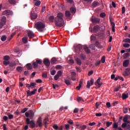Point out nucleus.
<instances>
[{"label": "nucleus", "instance_id": "obj_1", "mask_svg": "<svg viewBox=\"0 0 130 130\" xmlns=\"http://www.w3.org/2000/svg\"><path fill=\"white\" fill-rule=\"evenodd\" d=\"M64 24V20H63V14L62 13H58L57 17L55 18V25L56 27H62Z\"/></svg>", "mask_w": 130, "mask_h": 130}, {"label": "nucleus", "instance_id": "obj_2", "mask_svg": "<svg viewBox=\"0 0 130 130\" xmlns=\"http://www.w3.org/2000/svg\"><path fill=\"white\" fill-rule=\"evenodd\" d=\"M35 27L39 32H43L44 28H45V23L39 21L35 23Z\"/></svg>", "mask_w": 130, "mask_h": 130}, {"label": "nucleus", "instance_id": "obj_3", "mask_svg": "<svg viewBox=\"0 0 130 130\" xmlns=\"http://www.w3.org/2000/svg\"><path fill=\"white\" fill-rule=\"evenodd\" d=\"M74 48L75 52L77 53H80V52H83V46L81 44H75L74 45Z\"/></svg>", "mask_w": 130, "mask_h": 130}, {"label": "nucleus", "instance_id": "obj_4", "mask_svg": "<svg viewBox=\"0 0 130 130\" xmlns=\"http://www.w3.org/2000/svg\"><path fill=\"white\" fill-rule=\"evenodd\" d=\"M4 61L3 64L4 66H8V64H10V56L8 55H6L4 57Z\"/></svg>", "mask_w": 130, "mask_h": 130}, {"label": "nucleus", "instance_id": "obj_5", "mask_svg": "<svg viewBox=\"0 0 130 130\" xmlns=\"http://www.w3.org/2000/svg\"><path fill=\"white\" fill-rule=\"evenodd\" d=\"M26 121L27 124H30L31 128H34V127H35V122H34V121H30V119L29 118H27L26 119Z\"/></svg>", "mask_w": 130, "mask_h": 130}, {"label": "nucleus", "instance_id": "obj_6", "mask_svg": "<svg viewBox=\"0 0 130 130\" xmlns=\"http://www.w3.org/2000/svg\"><path fill=\"white\" fill-rule=\"evenodd\" d=\"M42 118H41V117H40L38 118V121H37L36 126H37V127H38V126H39V127H42Z\"/></svg>", "mask_w": 130, "mask_h": 130}, {"label": "nucleus", "instance_id": "obj_7", "mask_svg": "<svg viewBox=\"0 0 130 130\" xmlns=\"http://www.w3.org/2000/svg\"><path fill=\"white\" fill-rule=\"evenodd\" d=\"M93 85H94V79H93L92 78H91L89 81H87V84L86 85V88H87L88 89H90V87L91 86H93Z\"/></svg>", "mask_w": 130, "mask_h": 130}, {"label": "nucleus", "instance_id": "obj_8", "mask_svg": "<svg viewBox=\"0 0 130 130\" xmlns=\"http://www.w3.org/2000/svg\"><path fill=\"white\" fill-rule=\"evenodd\" d=\"M100 30V26L98 25H95L93 27V29L91 30V32H93V33H97Z\"/></svg>", "mask_w": 130, "mask_h": 130}, {"label": "nucleus", "instance_id": "obj_9", "mask_svg": "<svg viewBox=\"0 0 130 130\" xmlns=\"http://www.w3.org/2000/svg\"><path fill=\"white\" fill-rule=\"evenodd\" d=\"M91 20L92 23H95V24H99L100 23V19L97 17H92Z\"/></svg>", "mask_w": 130, "mask_h": 130}, {"label": "nucleus", "instance_id": "obj_10", "mask_svg": "<svg viewBox=\"0 0 130 130\" xmlns=\"http://www.w3.org/2000/svg\"><path fill=\"white\" fill-rule=\"evenodd\" d=\"M3 15H4L5 16H10L13 15V12L10 10H5L3 11Z\"/></svg>", "mask_w": 130, "mask_h": 130}, {"label": "nucleus", "instance_id": "obj_11", "mask_svg": "<svg viewBox=\"0 0 130 130\" xmlns=\"http://www.w3.org/2000/svg\"><path fill=\"white\" fill-rule=\"evenodd\" d=\"M44 63L46 67H49L50 66V60L49 59L45 58L44 59Z\"/></svg>", "mask_w": 130, "mask_h": 130}, {"label": "nucleus", "instance_id": "obj_12", "mask_svg": "<svg viewBox=\"0 0 130 130\" xmlns=\"http://www.w3.org/2000/svg\"><path fill=\"white\" fill-rule=\"evenodd\" d=\"M27 35L30 39H32V38H34V37H35L34 36V33H33L32 31L31 30H29L27 31Z\"/></svg>", "mask_w": 130, "mask_h": 130}, {"label": "nucleus", "instance_id": "obj_13", "mask_svg": "<svg viewBox=\"0 0 130 130\" xmlns=\"http://www.w3.org/2000/svg\"><path fill=\"white\" fill-rule=\"evenodd\" d=\"M122 98L123 100H125V99H127L128 98V93L125 92L122 94Z\"/></svg>", "mask_w": 130, "mask_h": 130}, {"label": "nucleus", "instance_id": "obj_14", "mask_svg": "<svg viewBox=\"0 0 130 130\" xmlns=\"http://www.w3.org/2000/svg\"><path fill=\"white\" fill-rule=\"evenodd\" d=\"M128 64H129V60L128 59L125 60L123 62V66L124 67V68H127Z\"/></svg>", "mask_w": 130, "mask_h": 130}, {"label": "nucleus", "instance_id": "obj_15", "mask_svg": "<svg viewBox=\"0 0 130 130\" xmlns=\"http://www.w3.org/2000/svg\"><path fill=\"white\" fill-rule=\"evenodd\" d=\"M83 48L86 53L89 54L91 53V51L90 50V49H89V48H88V46H87V45L83 46Z\"/></svg>", "mask_w": 130, "mask_h": 130}, {"label": "nucleus", "instance_id": "obj_16", "mask_svg": "<svg viewBox=\"0 0 130 130\" xmlns=\"http://www.w3.org/2000/svg\"><path fill=\"white\" fill-rule=\"evenodd\" d=\"M30 17L31 18V20H35L36 19H37V15L36 13H31L30 14Z\"/></svg>", "mask_w": 130, "mask_h": 130}, {"label": "nucleus", "instance_id": "obj_17", "mask_svg": "<svg viewBox=\"0 0 130 130\" xmlns=\"http://www.w3.org/2000/svg\"><path fill=\"white\" fill-rule=\"evenodd\" d=\"M75 61L78 64V66H81L82 64V60H81V59L77 57L75 59Z\"/></svg>", "mask_w": 130, "mask_h": 130}, {"label": "nucleus", "instance_id": "obj_18", "mask_svg": "<svg viewBox=\"0 0 130 130\" xmlns=\"http://www.w3.org/2000/svg\"><path fill=\"white\" fill-rule=\"evenodd\" d=\"M111 22V25L112 26V30L113 31V32H115V29L114 28H115V23H114L113 22V21L110 20Z\"/></svg>", "mask_w": 130, "mask_h": 130}, {"label": "nucleus", "instance_id": "obj_19", "mask_svg": "<svg viewBox=\"0 0 130 130\" xmlns=\"http://www.w3.org/2000/svg\"><path fill=\"white\" fill-rule=\"evenodd\" d=\"M92 8H96V7H98L99 6V3L98 2L94 1L91 4Z\"/></svg>", "mask_w": 130, "mask_h": 130}, {"label": "nucleus", "instance_id": "obj_20", "mask_svg": "<svg viewBox=\"0 0 130 130\" xmlns=\"http://www.w3.org/2000/svg\"><path fill=\"white\" fill-rule=\"evenodd\" d=\"M33 117H34V112H33V110H30L29 111V118L33 119Z\"/></svg>", "mask_w": 130, "mask_h": 130}, {"label": "nucleus", "instance_id": "obj_21", "mask_svg": "<svg viewBox=\"0 0 130 130\" xmlns=\"http://www.w3.org/2000/svg\"><path fill=\"white\" fill-rule=\"evenodd\" d=\"M56 61H57L56 58L53 57L51 60V63H52V64H54V63H56Z\"/></svg>", "mask_w": 130, "mask_h": 130}, {"label": "nucleus", "instance_id": "obj_22", "mask_svg": "<svg viewBox=\"0 0 130 130\" xmlns=\"http://www.w3.org/2000/svg\"><path fill=\"white\" fill-rule=\"evenodd\" d=\"M1 23H3L4 24H6L7 23V18L6 16H3L1 20Z\"/></svg>", "mask_w": 130, "mask_h": 130}, {"label": "nucleus", "instance_id": "obj_23", "mask_svg": "<svg viewBox=\"0 0 130 130\" xmlns=\"http://www.w3.org/2000/svg\"><path fill=\"white\" fill-rule=\"evenodd\" d=\"M36 62H37L38 64H42V60L41 59L37 58L36 60Z\"/></svg>", "mask_w": 130, "mask_h": 130}, {"label": "nucleus", "instance_id": "obj_24", "mask_svg": "<svg viewBox=\"0 0 130 130\" xmlns=\"http://www.w3.org/2000/svg\"><path fill=\"white\" fill-rule=\"evenodd\" d=\"M65 15L67 18H70L71 17V12L69 11H67L65 13Z\"/></svg>", "mask_w": 130, "mask_h": 130}, {"label": "nucleus", "instance_id": "obj_25", "mask_svg": "<svg viewBox=\"0 0 130 130\" xmlns=\"http://www.w3.org/2000/svg\"><path fill=\"white\" fill-rule=\"evenodd\" d=\"M113 128H115V129L118 128V124L116 122L114 123L113 124Z\"/></svg>", "mask_w": 130, "mask_h": 130}, {"label": "nucleus", "instance_id": "obj_26", "mask_svg": "<svg viewBox=\"0 0 130 130\" xmlns=\"http://www.w3.org/2000/svg\"><path fill=\"white\" fill-rule=\"evenodd\" d=\"M82 84H83V82H82V81H80L79 86L76 87V89H77L78 90H80L81 87H82Z\"/></svg>", "mask_w": 130, "mask_h": 130}, {"label": "nucleus", "instance_id": "obj_27", "mask_svg": "<svg viewBox=\"0 0 130 130\" xmlns=\"http://www.w3.org/2000/svg\"><path fill=\"white\" fill-rule=\"evenodd\" d=\"M40 5H41V2L40 1H36L35 6H36V7H39Z\"/></svg>", "mask_w": 130, "mask_h": 130}, {"label": "nucleus", "instance_id": "obj_28", "mask_svg": "<svg viewBox=\"0 0 130 130\" xmlns=\"http://www.w3.org/2000/svg\"><path fill=\"white\" fill-rule=\"evenodd\" d=\"M26 68L27 70H32V64H31V63H27L26 64Z\"/></svg>", "mask_w": 130, "mask_h": 130}, {"label": "nucleus", "instance_id": "obj_29", "mask_svg": "<svg viewBox=\"0 0 130 130\" xmlns=\"http://www.w3.org/2000/svg\"><path fill=\"white\" fill-rule=\"evenodd\" d=\"M22 41L23 42V43H24L25 44H26V43H27L28 42V38L27 37H24L22 39Z\"/></svg>", "mask_w": 130, "mask_h": 130}, {"label": "nucleus", "instance_id": "obj_30", "mask_svg": "<svg viewBox=\"0 0 130 130\" xmlns=\"http://www.w3.org/2000/svg\"><path fill=\"white\" fill-rule=\"evenodd\" d=\"M9 67L13 68V67H15L16 66V62H9Z\"/></svg>", "mask_w": 130, "mask_h": 130}, {"label": "nucleus", "instance_id": "obj_31", "mask_svg": "<svg viewBox=\"0 0 130 130\" xmlns=\"http://www.w3.org/2000/svg\"><path fill=\"white\" fill-rule=\"evenodd\" d=\"M128 120V116L127 115H125L123 119V122H126V121H127Z\"/></svg>", "mask_w": 130, "mask_h": 130}, {"label": "nucleus", "instance_id": "obj_32", "mask_svg": "<svg viewBox=\"0 0 130 130\" xmlns=\"http://www.w3.org/2000/svg\"><path fill=\"white\" fill-rule=\"evenodd\" d=\"M100 81H101V78L99 77L98 80H96V82H95V85L97 86V84L99 85V84L100 83Z\"/></svg>", "mask_w": 130, "mask_h": 130}, {"label": "nucleus", "instance_id": "obj_33", "mask_svg": "<svg viewBox=\"0 0 130 130\" xmlns=\"http://www.w3.org/2000/svg\"><path fill=\"white\" fill-rule=\"evenodd\" d=\"M32 66L34 67V69H37V68H38V64L37 62H34L32 63Z\"/></svg>", "mask_w": 130, "mask_h": 130}, {"label": "nucleus", "instance_id": "obj_34", "mask_svg": "<svg viewBox=\"0 0 130 130\" xmlns=\"http://www.w3.org/2000/svg\"><path fill=\"white\" fill-rule=\"evenodd\" d=\"M129 56V53H126L123 54V58L125 59Z\"/></svg>", "mask_w": 130, "mask_h": 130}, {"label": "nucleus", "instance_id": "obj_35", "mask_svg": "<svg viewBox=\"0 0 130 130\" xmlns=\"http://www.w3.org/2000/svg\"><path fill=\"white\" fill-rule=\"evenodd\" d=\"M36 86V83L34 82L30 83V88L31 89H33V88H35Z\"/></svg>", "mask_w": 130, "mask_h": 130}, {"label": "nucleus", "instance_id": "obj_36", "mask_svg": "<svg viewBox=\"0 0 130 130\" xmlns=\"http://www.w3.org/2000/svg\"><path fill=\"white\" fill-rule=\"evenodd\" d=\"M70 11L72 14H75V13H76V9L75 8L72 7L70 9Z\"/></svg>", "mask_w": 130, "mask_h": 130}, {"label": "nucleus", "instance_id": "obj_37", "mask_svg": "<svg viewBox=\"0 0 130 130\" xmlns=\"http://www.w3.org/2000/svg\"><path fill=\"white\" fill-rule=\"evenodd\" d=\"M68 62L70 63V64H74L75 63V61L72 59H70L68 60Z\"/></svg>", "mask_w": 130, "mask_h": 130}, {"label": "nucleus", "instance_id": "obj_38", "mask_svg": "<svg viewBox=\"0 0 130 130\" xmlns=\"http://www.w3.org/2000/svg\"><path fill=\"white\" fill-rule=\"evenodd\" d=\"M9 2L11 5H16V1L15 0H9Z\"/></svg>", "mask_w": 130, "mask_h": 130}, {"label": "nucleus", "instance_id": "obj_39", "mask_svg": "<svg viewBox=\"0 0 130 130\" xmlns=\"http://www.w3.org/2000/svg\"><path fill=\"white\" fill-rule=\"evenodd\" d=\"M49 21L50 22H53V21H54V16H50Z\"/></svg>", "mask_w": 130, "mask_h": 130}, {"label": "nucleus", "instance_id": "obj_40", "mask_svg": "<svg viewBox=\"0 0 130 130\" xmlns=\"http://www.w3.org/2000/svg\"><path fill=\"white\" fill-rule=\"evenodd\" d=\"M28 110V108H25L24 109H22L21 111V113H25L26 111Z\"/></svg>", "mask_w": 130, "mask_h": 130}, {"label": "nucleus", "instance_id": "obj_41", "mask_svg": "<svg viewBox=\"0 0 130 130\" xmlns=\"http://www.w3.org/2000/svg\"><path fill=\"white\" fill-rule=\"evenodd\" d=\"M36 92H37V89L35 88L33 91H31L30 95H35Z\"/></svg>", "mask_w": 130, "mask_h": 130}, {"label": "nucleus", "instance_id": "obj_42", "mask_svg": "<svg viewBox=\"0 0 130 130\" xmlns=\"http://www.w3.org/2000/svg\"><path fill=\"white\" fill-rule=\"evenodd\" d=\"M68 4H70L71 5H73V4H75V2L74 0H66Z\"/></svg>", "mask_w": 130, "mask_h": 130}, {"label": "nucleus", "instance_id": "obj_43", "mask_svg": "<svg viewBox=\"0 0 130 130\" xmlns=\"http://www.w3.org/2000/svg\"><path fill=\"white\" fill-rule=\"evenodd\" d=\"M123 47H124L125 48H128L130 47V45L129 44H124L123 45Z\"/></svg>", "mask_w": 130, "mask_h": 130}, {"label": "nucleus", "instance_id": "obj_44", "mask_svg": "<svg viewBox=\"0 0 130 130\" xmlns=\"http://www.w3.org/2000/svg\"><path fill=\"white\" fill-rule=\"evenodd\" d=\"M1 40L2 41H6L7 40V36H3L1 37Z\"/></svg>", "mask_w": 130, "mask_h": 130}, {"label": "nucleus", "instance_id": "obj_45", "mask_svg": "<svg viewBox=\"0 0 130 130\" xmlns=\"http://www.w3.org/2000/svg\"><path fill=\"white\" fill-rule=\"evenodd\" d=\"M52 127L56 130L58 129V126L56 124H54L53 126Z\"/></svg>", "mask_w": 130, "mask_h": 130}, {"label": "nucleus", "instance_id": "obj_46", "mask_svg": "<svg viewBox=\"0 0 130 130\" xmlns=\"http://www.w3.org/2000/svg\"><path fill=\"white\" fill-rule=\"evenodd\" d=\"M86 128H87V126H86V125H81L80 129L84 130L86 129Z\"/></svg>", "mask_w": 130, "mask_h": 130}, {"label": "nucleus", "instance_id": "obj_47", "mask_svg": "<svg viewBox=\"0 0 130 130\" xmlns=\"http://www.w3.org/2000/svg\"><path fill=\"white\" fill-rule=\"evenodd\" d=\"M47 121H48V118H45L43 121L44 124H48V122H47Z\"/></svg>", "mask_w": 130, "mask_h": 130}, {"label": "nucleus", "instance_id": "obj_48", "mask_svg": "<svg viewBox=\"0 0 130 130\" xmlns=\"http://www.w3.org/2000/svg\"><path fill=\"white\" fill-rule=\"evenodd\" d=\"M123 42H125V43H130V39H125L123 41Z\"/></svg>", "mask_w": 130, "mask_h": 130}, {"label": "nucleus", "instance_id": "obj_49", "mask_svg": "<svg viewBox=\"0 0 130 130\" xmlns=\"http://www.w3.org/2000/svg\"><path fill=\"white\" fill-rule=\"evenodd\" d=\"M106 125L107 127H109L111 124H112V122H106Z\"/></svg>", "mask_w": 130, "mask_h": 130}, {"label": "nucleus", "instance_id": "obj_50", "mask_svg": "<svg viewBox=\"0 0 130 130\" xmlns=\"http://www.w3.org/2000/svg\"><path fill=\"white\" fill-rule=\"evenodd\" d=\"M77 101L78 102H81V101H82L83 102H84V99H83V98H81V97H78V98H77Z\"/></svg>", "mask_w": 130, "mask_h": 130}, {"label": "nucleus", "instance_id": "obj_51", "mask_svg": "<svg viewBox=\"0 0 130 130\" xmlns=\"http://www.w3.org/2000/svg\"><path fill=\"white\" fill-rule=\"evenodd\" d=\"M64 83L67 84L68 86L71 85V82L69 80H65Z\"/></svg>", "mask_w": 130, "mask_h": 130}, {"label": "nucleus", "instance_id": "obj_52", "mask_svg": "<svg viewBox=\"0 0 130 130\" xmlns=\"http://www.w3.org/2000/svg\"><path fill=\"white\" fill-rule=\"evenodd\" d=\"M16 70L18 72H22V67L18 66L17 67Z\"/></svg>", "mask_w": 130, "mask_h": 130}, {"label": "nucleus", "instance_id": "obj_53", "mask_svg": "<svg viewBox=\"0 0 130 130\" xmlns=\"http://www.w3.org/2000/svg\"><path fill=\"white\" fill-rule=\"evenodd\" d=\"M101 61L102 63H104L105 62V56H103L101 58Z\"/></svg>", "mask_w": 130, "mask_h": 130}, {"label": "nucleus", "instance_id": "obj_54", "mask_svg": "<svg viewBox=\"0 0 130 130\" xmlns=\"http://www.w3.org/2000/svg\"><path fill=\"white\" fill-rule=\"evenodd\" d=\"M55 68L57 69V70H61V69L62 68V66L60 65H57L56 66Z\"/></svg>", "mask_w": 130, "mask_h": 130}, {"label": "nucleus", "instance_id": "obj_55", "mask_svg": "<svg viewBox=\"0 0 130 130\" xmlns=\"http://www.w3.org/2000/svg\"><path fill=\"white\" fill-rule=\"evenodd\" d=\"M80 57L82 59H85L86 58V55H85L84 54H81Z\"/></svg>", "mask_w": 130, "mask_h": 130}, {"label": "nucleus", "instance_id": "obj_56", "mask_svg": "<svg viewBox=\"0 0 130 130\" xmlns=\"http://www.w3.org/2000/svg\"><path fill=\"white\" fill-rule=\"evenodd\" d=\"M65 128L66 130H69L70 129V125L67 124L64 125Z\"/></svg>", "mask_w": 130, "mask_h": 130}, {"label": "nucleus", "instance_id": "obj_57", "mask_svg": "<svg viewBox=\"0 0 130 130\" xmlns=\"http://www.w3.org/2000/svg\"><path fill=\"white\" fill-rule=\"evenodd\" d=\"M100 16L101 18H104V17L106 16V14L104 13H102L100 14Z\"/></svg>", "mask_w": 130, "mask_h": 130}, {"label": "nucleus", "instance_id": "obj_58", "mask_svg": "<svg viewBox=\"0 0 130 130\" xmlns=\"http://www.w3.org/2000/svg\"><path fill=\"white\" fill-rule=\"evenodd\" d=\"M123 111L124 113H127L128 112V109L127 108H124Z\"/></svg>", "mask_w": 130, "mask_h": 130}, {"label": "nucleus", "instance_id": "obj_59", "mask_svg": "<svg viewBox=\"0 0 130 130\" xmlns=\"http://www.w3.org/2000/svg\"><path fill=\"white\" fill-rule=\"evenodd\" d=\"M126 125H127V123L124 122L122 124V127L123 128H124L126 127Z\"/></svg>", "mask_w": 130, "mask_h": 130}, {"label": "nucleus", "instance_id": "obj_60", "mask_svg": "<svg viewBox=\"0 0 130 130\" xmlns=\"http://www.w3.org/2000/svg\"><path fill=\"white\" fill-rule=\"evenodd\" d=\"M58 79H59V76H58V75L56 74L54 76V80H55V81H57Z\"/></svg>", "mask_w": 130, "mask_h": 130}, {"label": "nucleus", "instance_id": "obj_61", "mask_svg": "<svg viewBox=\"0 0 130 130\" xmlns=\"http://www.w3.org/2000/svg\"><path fill=\"white\" fill-rule=\"evenodd\" d=\"M129 72H130V68L126 69L125 73H126V74H128V75L129 74Z\"/></svg>", "mask_w": 130, "mask_h": 130}, {"label": "nucleus", "instance_id": "obj_62", "mask_svg": "<svg viewBox=\"0 0 130 130\" xmlns=\"http://www.w3.org/2000/svg\"><path fill=\"white\" fill-rule=\"evenodd\" d=\"M90 48L92 49V50H95V49H96V47H95V46H94L93 45H90Z\"/></svg>", "mask_w": 130, "mask_h": 130}, {"label": "nucleus", "instance_id": "obj_63", "mask_svg": "<svg viewBox=\"0 0 130 130\" xmlns=\"http://www.w3.org/2000/svg\"><path fill=\"white\" fill-rule=\"evenodd\" d=\"M57 75H58V76H59V77H60V76H61V75H62V72H61V71H59L57 72Z\"/></svg>", "mask_w": 130, "mask_h": 130}, {"label": "nucleus", "instance_id": "obj_64", "mask_svg": "<svg viewBox=\"0 0 130 130\" xmlns=\"http://www.w3.org/2000/svg\"><path fill=\"white\" fill-rule=\"evenodd\" d=\"M36 83H38V84L41 83L42 82V80L41 79H38L36 80Z\"/></svg>", "mask_w": 130, "mask_h": 130}]
</instances>
